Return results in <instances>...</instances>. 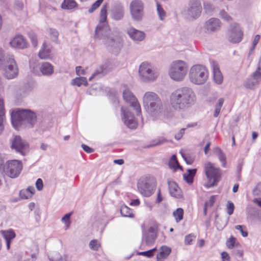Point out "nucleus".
<instances>
[{"instance_id": "c03bdc74", "label": "nucleus", "mask_w": 261, "mask_h": 261, "mask_svg": "<svg viewBox=\"0 0 261 261\" xmlns=\"http://www.w3.org/2000/svg\"><path fill=\"white\" fill-rule=\"evenodd\" d=\"M235 229L239 230L243 237H246L248 236V232L246 227L245 225H238L235 226Z\"/></svg>"}, {"instance_id": "ea45409f", "label": "nucleus", "mask_w": 261, "mask_h": 261, "mask_svg": "<svg viewBox=\"0 0 261 261\" xmlns=\"http://www.w3.org/2000/svg\"><path fill=\"white\" fill-rule=\"evenodd\" d=\"M107 70L104 65L99 67L89 79V81H91L93 79L96 77L99 74H105L107 72Z\"/></svg>"}, {"instance_id": "8fccbe9b", "label": "nucleus", "mask_w": 261, "mask_h": 261, "mask_svg": "<svg viewBox=\"0 0 261 261\" xmlns=\"http://www.w3.org/2000/svg\"><path fill=\"white\" fill-rule=\"evenodd\" d=\"M236 244V238L233 237H231L227 240L226 244L228 248H233Z\"/></svg>"}, {"instance_id": "e2e57ef3", "label": "nucleus", "mask_w": 261, "mask_h": 261, "mask_svg": "<svg viewBox=\"0 0 261 261\" xmlns=\"http://www.w3.org/2000/svg\"><path fill=\"white\" fill-rule=\"evenodd\" d=\"M184 179L187 181L188 184H191L193 182V178L192 177L190 176L189 175L187 174H184L183 175Z\"/></svg>"}, {"instance_id": "39448f33", "label": "nucleus", "mask_w": 261, "mask_h": 261, "mask_svg": "<svg viewBox=\"0 0 261 261\" xmlns=\"http://www.w3.org/2000/svg\"><path fill=\"white\" fill-rule=\"evenodd\" d=\"M11 123L15 129L22 127H32L36 121V115L33 111L28 109L17 108L11 113Z\"/></svg>"}, {"instance_id": "bb28decb", "label": "nucleus", "mask_w": 261, "mask_h": 261, "mask_svg": "<svg viewBox=\"0 0 261 261\" xmlns=\"http://www.w3.org/2000/svg\"><path fill=\"white\" fill-rule=\"evenodd\" d=\"M155 237L152 233H146L143 235L142 240L140 245V248L141 249H144V245H146L149 246L153 244Z\"/></svg>"}, {"instance_id": "f257e3e1", "label": "nucleus", "mask_w": 261, "mask_h": 261, "mask_svg": "<svg viewBox=\"0 0 261 261\" xmlns=\"http://www.w3.org/2000/svg\"><path fill=\"white\" fill-rule=\"evenodd\" d=\"M94 37L103 40L108 50L114 53L119 52L123 45L120 31L117 28L111 30L108 25L98 24L95 30Z\"/></svg>"}, {"instance_id": "cd10ccee", "label": "nucleus", "mask_w": 261, "mask_h": 261, "mask_svg": "<svg viewBox=\"0 0 261 261\" xmlns=\"http://www.w3.org/2000/svg\"><path fill=\"white\" fill-rule=\"evenodd\" d=\"M6 122L5 110L3 99L0 97V135L3 133Z\"/></svg>"}, {"instance_id": "4d7b16f0", "label": "nucleus", "mask_w": 261, "mask_h": 261, "mask_svg": "<svg viewBox=\"0 0 261 261\" xmlns=\"http://www.w3.org/2000/svg\"><path fill=\"white\" fill-rule=\"evenodd\" d=\"M216 197V195H212L210 199L205 202L204 205H205V207H210L213 206L215 202Z\"/></svg>"}, {"instance_id": "58836bf2", "label": "nucleus", "mask_w": 261, "mask_h": 261, "mask_svg": "<svg viewBox=\"0 0 261 261\" xmlns=\"http://www.w3.org/2000/svg\"><path fill=\"white\" fill-rule=\"evenodd\" d=\"M3 234L6 241H11L15 237V233L12 230L3 231Z\"/></svg>"}, {"instance_id": "338daca9", "label": "nucleus", "mask_w": 261, "mask_h": 261, "mask_svg": "<svg viewBox=\"0 0 261 261\" xmlns=\"http://www.w3.org/2000/svg\"><path fill=\"white\" fill-rule=\"evenodd\" d=\"M221 257L222 261H229V255L226 252H222L221 253Z\"/></svg>"}, {"instance_id": "6e6552de", "label": "nucleus", "mask_w": 261, "mask_h": 261, "mask_svg": "<svg viewBox=\"0 0 261 261\" xmlns=\"http://www.w3.org/2000/svg\"><path fill=\"white\" fill-rule=\"evenodd\" d=\"M208 72L205 66L201 64L193 65L189 71V79L191 83L195 85H202L207 80Z\"/></svg>"}, {"instance_id": "f704fd0d", "label": "nucleus", "mask_w": 261, "mask_h": 261, "mask_svg": "<svg viewBox=\"0 0 261 261\" xmlns=\"http://www.w3.org/2000/svg\"><path fill=\"white\" fill-rule=\"evenodd\" d=\"M71 84L73 85H76L78 87H80L82 85L86 86L88 85V82L86 77H79L73 79L72 80Z\"/></svg>"}, {"instance_id": "0e129e2a", "label": "nucleus", "mask_w": 261, "mask_h": 261, "mask_svg": "<svg viewBox=\"0 0 261 261\" xmlns=\"http://www.w3.org/2000/svg\"><path fill=\"white\" fill-rule=\"evenodd\" d=\"M15 8L18 10H21L23 8V4L20 1H16L15 3Z\"/></svg>"}, {"instance_id": "4c0bfd02", "label": "nucleus", "mask_w": 261, "mask_h": 261, "mask_svg": "<svg viewBox=\"0 0 261 261\" xmlns=\"http://www.w3.org/2000/svg\"><path fill=\"white\" fill-rule=\"evenodd\" d=\"M173 215L175 218L176 222H178L183 219L184 210L181 208H177L173 213Z\"/></svg>"}, {"instance_id": "1a4fd4ad", "label": "nucleus", "mask_w": 261, "mask_h": 261, "mask_svg": "<svg viewBox=\"0 0 261 261\" xmlns=\"http://www.w3.org/2000/svg\"><path fill=\"white\" fill-rule=\"evenodd\" d=\"M159 76V72L154 67L148 62H143L139 67V76L144 82L154 81Z\"/></svg>"}, {"instance_id": "b1692460", "label": "nucleus", "mask_w": 261, "mask_h": 261, "mask_svg": "<svg viewBox=\"0 0 261 261\" xmlns=\"http://www.w3.org/2000/svg\"><path fill=\"white\" fill-rule=\"evenodd\" d=\"M10 43L13 47L19 49H23L27 46V41L21 35L16 36L11 40Z\"/></svg>"}, {"instance_id": "2f4dec72", "label": "nucleus", "mask_w": 261, "mask_h": 261, "mask_svg": "<svg viewBox=\"0 0 261 261\" xmlns=\"http://www.w3.org/2000/svg\"><path fill=\"white\" fill-rule=\"evenodd\" d=\"M169 166L170 168L173 169L174 171H175L177 168L182 170V167L179 164L175 154L171 156L169 162Z\"/></svg>"}, {"instance_id": "4468645a", "label": "nucleus", "mask_w": 261, "mask_h": 261, "mask_svg": "<svg viewBox=\"0 0 261 261\" xmlns=\"http://www.w3.org/2000/svg\"><path fill=\"white\" fill-rule=\"evenodd\" d=\"M261 83V67L259 63L256 70L244 81V86L249 89L253 90L258 87Z\"/></svg>"}, {"instance_id": "dca6fc26", "label": "nucleus", "mask_w": 261, "mask_h": 261, "mask_svg": "<svg viewBox=\"0 0 261 261\" xmlns=\"http://www.w3.org/2000/svg\"><path fill=\"white\" fill-rule=\"evenodd\" d=\"M243 36V32L240 25L236 23H232L227 32L228 40L232 43H237L241 42Z\"/></svg>"}, {"instance_id": "4be33fe9", "label": "nucleus", "mask_w": 261, "mask_h": 261, "mask_svg": "<svg viewBox=\"0 0 261 261\" xmlns=\"http://www.w3.org/2000/svg\"><path fill=\"white\" fill-rule=\"evenodd\" d=\"M126 33L129 38L134 41H142L146 37L145 33L132 27L127 29Z\"/></svg>"}, {"instance_id": "69168bd1", "label": "nucleus", "mask_w": 261, "mask_h": 261, "mask_svg": "<svg viewBox=\"0 0 261 261\" xmlns=\"http://www.w3.org/2000/svg\"><path fill=\"white\" fill-rule=\"evenodd\" d=\"M82 147L83 149V150L87 153H90L93 151V149L85 144H82Z\"/></svg>"}, {"instance_id": "2eb2a0df", "label": "nucleus", "mask_w": 261, "mask_h": 261, "mask_svg": "<svg viewBox=\"0 0 261 261\" xmlns=\"http://www.w3.org/2000/svg\"><path fill=\"white\" fill-rule=\"evenodd\" d=\"M123 98L126 102L133 108L138 116L141 115V106L135 95L129 89H125L123 92Z\"/></svg>"}, {"instance_id": "49530a36", "label": "nucleus", "mask_w": 261, "mask_h": 261, "mask_svg": "<svg viewBox=\"0 0 261 261\" xmlns=\"http://www.w3.org/2000/svg\"><path fill=\"white\" fill-rule=\"evenodd\" d=\"M48 32L51 40L55 42H57L59 36L58 32L56 29H50Z\"/></svg>"}, {"instance_id": "603ef678", "label": "nucleus", "mask_w": 261, "mask_h": 261, "mask_svg": "<svg viewBox=\"0 0 261 261\" xmlns=\"http://www.w3.org/2000/svg\"><path fill=\"white\" fill-rule=\"evenodd\" d=\"M71 214V213L66 214L61 219L62 222L67 225V227H68L70 224L69 219L70 218Z\"/></svg>"}, {"instance_id": "aec40b11", "label": "nucleus", "mask_w": 261, "mask_h": 261, "mask_svg": "<svg viewBox=\"0 0 261 261\" xmlns=\"http://www.w3.org/2000/svg\"><path fill=\"white\" fill-rule=\"evenodd\" d=\"M125 15V10L123 5L117 2L113 4L111 10V18L116 21L122 20Z\"/></svg>"}, {"instance_id": "423d86ee", "label": "nucleus", "mask_w": 261, "mask_h": 261, "mask_svg": "<svg viewBox=\"0 0 261 261\" xmlns=\"http://www.w3.org/2000/svg\"><path fill=\"white\" fill-rule=\"evenodd\" d=\"M188 70V64L185 61L180 60H175L170 65L168 74L172 80L181 82L185 78Z\"/></svg>"}, {"instance_id": "e433bc0d", "label": "nucleus", "mask_w": 261, "mask_h": 261, "mask_svg": "<svg viewBox=\"0 0 261 261\" xmlns=\"http://www.w3.org/2000/svg\"><path fill=\"white\" fill-rule=\"evenodd\" d=\"M155 2L156 5V11L159 18L161 20H163L166 16V12L163 8L162 5L159 3V2L156 0H155Z\"/></svg>"}, {"instance_id": "a211bd4d", "label": "nucleus", "mask_w": 261, "mask_h": 261, "mask_svg": "<svg viewBox=\"0 0 261 261\" xmlns=\"http://www.w3.org/2000/svg\"><path fill=\"white\" fill-rule=\"evenodd\" d=\"M121 119L124 124L130 129H135L137 126V121L134 115L129 111L122 107L121 108Z\"/></svg>"}, {"instance_id": "774afa93", "label": "nucleus", "mask_w": 261, "mask_h": 261, "mask_svg": "<svg viewBox=\"0 0 261 261\" xmlns=\"http://www.w3.org/2000/svg\"><path fill=\"white\" fill-rule=\"evenodd\" d=\"M75 70L76 74L79 75L85 74V71L84 69H83L81 66L76 67Z\"/></svg>"}, {"instance_id": "a19ab883", "label": "nucleus", "mask_w": 261, "mask_h": 261, "mask_svg": "<svg viewBox=\"0 0 261 261\" xmlns=\"http://www.w3.org/2000/svg\"><path fill=\"white\" fill-rule=\"evenodd\" d=\"M156 250V248L155 247L149 249L146 251L143 252H138L137 254L139 255H142L148 258L151 257L153 256L154 252Z\"/></svg>"}, {"instance_id": "f03ea898", "label": "nucleus", "mask_w": 261, "mask_h": 261, "mask_svg": "<svg viewBox=\"0 0 261 261\" xmlns=\"http://www.w3.org/2000/svg\"><path fill=\"white\" fill-rule=\"evenodd\" d=\"M169 101L174 110L185 111L194 104L195 95L189 87L178 88L171 93Z\"/></svg>"}, {"instance_id": "3c124183", "label": "nucleus", "mask_w": 261, "mask_h": 261, "mask_svg": "<svg viewBox=\"0 0 261 261\" xmlns=\"http://www.w3.org/2000/svg\"><path fill=\"white\" fill-rule=\"evenodd\" d=\"M182 157L186 162V163L188 165H191L194 160V158L193 156H190L188 154L181 153Z\"/></svg>"}, {"instance_id": "ddd939ff", "label": "nucleus", "mask_w": 261, "mask_h": 261, "mask_svg": "<svg viewBox=\"0 0 261 261\" xmlns=\"http://www.w3.org/2000/svg\"><path fill=\"white\" fill-rule=\"evenodd\" d=\"M130 14L135 21H141L144 17V4L141 0H133L129 5Z\"/></svg>"}, {"instance_id": "09e8293b", "label": "nucleus", "mask_w": 261, "mask_h": 261, "mask_svg": "<svg viewBox=\"0 0 261 261\" xmlns=\"http://www.w3.org/2000/svg\"><path fill=\"white\" fill-rule=\"evenodd\" d=\"M103 0H97L88 10V12L91 13L96 10L102 4Z\"/></svg>"}, {"instance_id": "7ed1b4c3", "label": "nucleus", "mask_w": 261, "mask_h": 261, "mask_svg": "<svg viewBox=\"0 0 261 261\" xmlns=\"http://www.w3.org/2000/svg\"><path fill=\"white\" fill-rule=\"evenodd\" d=\"M144 109L153 120L160 118L163 109V101L160 96L153 91H146L142 97Z\"/></svg>"}, {"instance_id": "79ce46f5", "label": "nucleus", "mask_w": 261, "mask_h": 261, "mask_svg": "<svg viewBox=\"0 0 261 261\" xmlns=\"http://www.w3.org/2000/svg\"><path fill=\"white\" fill-rule=\"evenodd\" d=\"M252 194L256 198H261V182H258L254 188Z\"/></svg>"}, {"instance_id": "c85d7f7f", "label": "nucleus", "mask_w": 261, "mask_h": 261, "mask_svg": "<svg viewBox=\"0 0 261 261\" xmlns=\"http://www.w3.org/2000/svg\"><path fill=\"white\" fill-rule=\"evenodd\" d=\"M168 185L171 196L176 198L179 197L180 192L177 185L173 181H168Z\"/></svg>"}, {"instance_id": "9b49d317", "label": "nucleus", "mask_w": 261, "mask_h": 261, "mask_svg": "<svg viewBox=\"0 0 261 261\" xmlns=\"http://www.w3.org/2000/svg\"><path fill=\"white\" fill-rule=\"evenodd\" d=\"M3 67L0 70L4 71V75L9 80L16 77L18 74V68L13 56H7L5 62L3 63Z\"/></svg>"}, {"instance_id": "bf43d9fd", "label": "nucleus", "mask_w": 261, "mask_h": 261, "mask_svg": "<svg viewBox=\"0 0 261 261\" xmlns=\"http://www.w3.org/2000/svg\"><path fill=\"white\" fill-rule=\"evenodd\" d=\"M30 38L32 43L34 47L37 46V39L35 34L32 33L30 34Z\"/></svg>"}, {"instance_id": "f3484780", "label": "nucleus", "mask_w": 261, "mask_h": 261, "mask_svg": "<svg viewBox=\"0 0 261 261\" xmlns=\"http://www.w3.org/2000/svg\"><path fill=\"white\" fill-rule=\"evenodd\" d=\"M202 7L199 0H191L189 3V7L185 11V15L188 18L196 19L200 16Z\"/></svg>"}, {"instance_id": "393cba45", "label": "nucleus", "mask_w": 261, "mask_h": 261, "mask_svg": "<svg viewBox=\"0 0 261 261\" xmlns=\"http://www.w3.org/2000/svg\"><path fill=\"white\" fill-rule=\"evenodd\" d=\"M40 71L44 76H50L54 73V68L50 63L45 62L40 66Z\"/></svg>"}, {"instance_id": "37998d69", "label": "nucleus", "mask_w": 261, "mask_h": 261, "mask_svg": "<svg viewBox=\"0 0 261 261\" xmlns=\"http://www.w3.org/2000/svg\"><path fill=\"white\" fill-rule=\"evenodd\" d=\"M219 16L221 19L227 22L230 21L232 20L231 17L224 10L220 11Z\"/></svg>"}, {"instance_id": "9d476101", "label": "nucleus", "mask_w": 261, "mask_h": 261, "mask_svg": "<svg viewBox=\"0 0 261 261\" xmlns=\"http://www.w3.org/2000/svg\"><path fill=\"white\" fill-rule=\"evenodd\" d=\"M139 192L145 197L150 196L156 188V180L154 177L148 175L141 178L137 183Z\"/></svg>"}, {"instance_id": "864d4df0", "label": "nucleus", "mask_w": 261, "mask_h": 261, "mask_svg": "<svg viewBox=\"0 0 261 261\" xmlns=\"http://www.w3.org/2000/svg\"><path fill=\"white\" fill-rule=\"evenodd\" d=\"M234 205L233 203L230 201H228L227 202V204L226 205V210H227V213L229 215H231L234 211Z\"/></svg>"}, {"instance_id": "7c9ffc66", "label": "nucleus", "mask_w": 261, "mask_h": 261, "mask_svg": "<svg viewBox=\"0 0 261 261\" xmlns=\"http://www.w3.org/2000/svg\"><path fill=\"white\" fill-rule=\"evenodd\" d=\"M77 4L75 0H64L61 8L65 10H71L77 7Z\"/></svg>"}, {"instance_id": "5fc2aeb1", "label": "nucleus", "mask_w": 261, "mask_h": 261, "mask_svg": "<svg viewBox=\"0 0 261 261\" xmlns=\"http://www.w3.org/2000/svg\"><path fill=\"white\" fill-rule=\"evenodd\" d=\"M19 196L21 199H27L31 197V194L28 191L22 190L19 192Z\"/></svg>"}, {"instance_id": "6ab92c4d", "label": "nucleus", "mask_w": 261, "mask_h": 261, "mask_svg": "<svg viewBox=\"0 0 261 261\" xmlns=\"http://www.w3.org/2000/svg\"><path fill=\"white\" fill-rule=\"evenodd\" d=\"M29 147L28 143L22 140L20 136H15L11 142V148L22 155L25 154V150Z\"/></svg>"}, {"instance_id": "c9c22d12", "label": "nucleus", "mask_w": 261, "mask_h": 261, "mask_svg": "<svg viewBox=\"0 0 261 261\" xmlns=\"http://www.w3.org/2000/svg\"><path fill=\"white\" fill-rule=\"evenodd\" d=\"M120 213L123 217L132 218L134 217L132 210L126 205H122L120 208Z\"/></svg>"}, {"instance_id": "6e6d98bb", "label": "nucleus", "mask_w": 261, "mask_h": 261, "mask_svg": "<svg viewBox=\"0 0 261 261\" xmlns=\"http://www.w3.org/2000/svg\"><path fill=\"white\" fill-rule=\"evenodd\" d=\"M99 246L100 245L98 243V242L96 240H93L89 243L90 248L93 250H97Z\"/></svg>"}, {"instance_id": "412c9836", "label": "nucleus", "mask_w": 261, "mask_h": 261, "mask_svg": "<svg viewBox=\"0 0 261 261\" xmlns=\"http://www.w3.org/2000/svg\"><path fill=\"white\" fill-rule=\"evenodd\" d=\"M221 25L222 23L218 18L213 17L205 22L203 27L206 32L212 33L219 31Z\"/></svg>"}, {"instance_id": "052dcab7", "label": "nucleus", "mask_w": 261, "mask_h": 261, "mask_svg": "<svg viewBox=\"0 0 261 261\" xmlns=\"http://www.w3.org/2000/svg\"><path fill=\"white\" fill-rule=\"evenodd\" d=\"M36 187L38 191L42 190L43 187V181L41 178H38L36 181Z\"/></svg>"}, {"instance_id": "20e7f679", "label": "nucleus", "mask_w": 261, "mask_h": 261, "mask_svg": "<svg viewBox=\"0 0 261 261\" xmlns=\"http://www.w3.org/2000/svg\"><path fill=\"white\" fill-rule=\"evenodd\" d=\"M11 123L15 129L22 127H32L36 121V115L33 111L28 109L17 108L11 113Z\"/></svg>"}, {"instance_id": "de8ad7c7", "label": "nucleus", "mask_w": 261, "mask_h": 261, "mask_svg": "<svg viewBox=\"0 0 261 261\" xmlns=\"http://www.w3.org/2000/svg\"><path fill=\"white\" fill-rule=\"evenodd\" d=\"M203 8L205 12L207 14L211 13L214 10V6L209 3H203Z\"/></svg>"}, {"instance_id": "f8f14e48", "label": "nucleus", "mask_w": 261, "mask_h": 261, "mask_svg": "<svg viewBox=\"0 0 261 261\" xmlns=\"http://www.w3.org/2000/svg\"><path fill=\"white\" fill-rule=\"evenodd\" d=\"M5 174L11 178L17 177L22 169L20 161L17 160L8 161L3 167Z\"/></svg>"}, {"instance_id": "c756f323", "label": "nucleus", "mask_w": 261, "mask_h": 261, "mask_svg": "<svg viewBox=\"0 0 261 261\" xmlns=\"http://www.w3.org/2000/svg\"><path fill=\"white\" fill-rule=\"evenodd\" d=\"M213 151L214 154L217 156L219 162L221 164L222 167L225 168L226 167V157L225 153L222 151L221 149L218 147L214 148Z\"/></svg>"}, {"instance_id": "a18cd8bd", "label": "nucleus", "mask_w": 261, "mask_h": 261, "mask_svg": "<svg viewBox=\"0 0 261 261\" xmlns=\"http://www.w3.org/2000/svg\"><path fill=\"white\" fill-rule=\"evenodd\" d=\"M196 236L193 233H190L186 235L185 237V244L186 245H190L192 244V242L195 240Z\"/></svg>"}, {"instance_id": "680f3d73", "label": "nucleus", "mask_w": 261, "mask_h": 261, "mask_svg": "<svg viewBox=\"0 0 261 261\" xmlns=\"http://www.w3.org/2000/svg\"><path fill=\"white\" fill-rule=\"evenodd\" d=\"M185 128H183L175 135L174 138L176 140H180L185 133Z\"/></svg>"}, {"instance_id": "72a5a7b5", "label": "nucleus", "mask_w": 261, "mask_h": 261, "mask_svg": "<svg viewBox=\"0 0 261 261\" xmlns=\"http://www.w3.org/2000/svg\"><path fill=\"white\" fill-rule=\"evenodd\" d=\"M107 6L103 5L100 12V20H99V24H101L103 25H107L105 23V22L107 20Z\"/></svg>"}, {"instance_id": "473e14b6", "label": "nucleus", "mask_w": 261, "mask_h": 261, "mask_svg": "<svg viewBox=\"0 0 261 261\" xmlns=\"http://www.w3.org/2000/svg\"><path fill=\"white\" fill-rule=\"evenodd\" d=\"M160 250V253L156 255V256L160 257L163 259L167 258L171 251V248L166 246H162Z\"/></svg>"}, {"instance_id": "0eeeda50", "label": "nucleus", "mask_w": 261, "mask_h": 261, "mask_svg": "<svg viewBox=\"0 0 261 261\" xmlns=\"http://www.w3.org/2000/svg\"><path fill=\"white\" fill-rule=\"evenodd\" d=\"M203 166L204 172L208 181L205 187L209 188L217 186L221 179L222 173L220 168L215 167L210 162L205 163Z\"/></svg>"}, {"instance_id": "13d9d810", "label": "nucleus", "mask_w": 261, "mask_h": 261, "mask_svg": "<svg viewBox=\"0 0 261 261\" xmlns=\"http://www.w3.org/2000/svg\"><path fill=\"white\" fill-rule=\"evenodd\" d=\"M7 56H10L9 55H6L4 53V51L2 48H0V69H1L3 67V63L5 62V59Z\"/></svg>"}, {"instance_id": "a878e982", "label": "nucleus", "mask_w": 261, "mask_h": 261, "mask_svg": "<svg viewBox=\"0 0 261 261\" xmlns=\"http://www.w3.org/2000/svg\"><path fill=\"white\" fill-rule=\"evenodd\" d=\"M51 46L45 42H43L42 47L38 53L39 57L41 59H46L50 57Z\"/></svg>"}, {"instance_id": "5701e85b", "label": "nucleus", "mask_w": 261, "mask_h": 261, "mask_svg": "<svg viewBox=\"0 0 261 261\" xmlns=\"http://www.w3.org/2000/svg\"><path fill=\"white\" fill-rule=\"evenodd\" d=\"M211 66L213 69L214 80L216 83L220 84L223 81V76L218 64L214 61H211Z\"/></svg>"}]
</instances>
